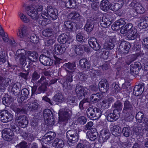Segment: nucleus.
Wrapping results in <instances>:
<instances>
[{
    "label": "nucleus",
    "mask_w": 148,
    "mask_h": 148,
    "mask_svg": "<svg viewBox=\"0 0 148 148\" xmlns=\"http://www.w3.org/2000/svg\"><path fill=\"white\" fill-rule=\"evenodd\" d=\"M43 6L40 4L34 3L27 6L25 10L27 14L33 20L37 19L39 16L38 12L42 11Z\"/></svg>",
    "instance_id": "1"
},
{
    "label": "nucleus",
    "mask_w": 148,
    "mask_h": 148,
    "mask_svg": "<svg viewBox=\"0 0 148 148\" xmlns=\"http://www.w3.org/2000/svg\"><path fill=\"white\" fill-rule=\"evenodd\" d=\"M123 105L122 113L125 114L127 121H131L133 118L132 114L133 111L134 105L130 101L127 100L124 102Z\"/></svg>",
    "instance_id": "2"
},
{
    "label": "nucleus",
    "mask_w": 148,
    "mask_h": 148,
    "mask_svg": "<svg viewBox=\"0 0 148 148\" xmlns=\"http://www.w3.org/2000/svg\"><path fill=\"white\" fill-rule=\"evenodd\" d=\"M102 112L100 109L97 108L92 107L89 108L86 111L87 117L90 119L95 120L99 118L101 116Z\"/></svg>",
    "instance_id": "3"
},
{
    "label": "nucleus",
    "mask_w": 148,
    "mask_h": 148,
    "mask_svg": "<svg viewBox=\"0 0 148 148\" xmlns=\"http://www.w3.org/2000/svg\"><path fill=\"white\" fill-rule=\"evenodd\" d=\"M27 53L23 49L18 50L16 53L15 59L16 61H18L22 65H25L27 59Z\"/></svg>",
    "instance_id": "4"
},
{
    "label": "nucleus",
    "mask_w": 148,
    "mask_h": 148,
    "mask_svg": "<svg viewBox=\"0 0 148 148\" xmlns=\"http://www.w3.org/2000/svg\"><path fill=\"white\" fill-rule=\"evenodd\" d=\"M8 73H2L0 75V86L3 87H7L11 83V79L8 77Z\"/></svg>",
    "instance_id": "5"
},
{
    "label": "nucleus",
    "mask_w": 148,
    "mask_h": 148,
    "mask_svg": "<svg viewBox=\"0 0 148 148\" xmlns=\"http://www.w3.org/2000/svg\"><path fill=\"white\" fill-rule=\"evenodd\" d=\"M130 47L131 45L129 42L123 40L121 42L119 45L118 51L122 54H126L129 52Z\"/></svg>",
    "instance_id": "6"
},
{
    "label": "nucleus",
    "mask_w": 148,
    "mask_h": 148,
    "mask_svg": "<svg viewBox=\"0 0 148 148\" xmlns=\"http://www.w3.org/2000/svg\"><path fill=\"white\" fill-rule=\"evenodd\" d=\"M43 116L45 121L49 124L53 125L54 124V119L53 117V114L51 111L49 109L45 110L43 111Z\"/></svg>",
    "instance_id": "7"
},
{
    "label": "nucleus",
    "mask_w": 148,
    "mask_h": 148,
    "mask_svg": "<svg viewBox=\"0 0 148 148\" xmlns=\"http://www.w3.org/2000/svg\"><path fill=\"white\" fill-rule=\"evenodd\" d=\"M12 119V115L7 110H3L0 112V120L3 123H7Z\"/></svg>",
    "instance_id": "8"
},
{
    "label": "nucleus",
    "mask_w": 148,
    "mask_h": 148,
    "mask_svg": "<svg viewBox=\"0 0 148 148\" xmlns=\"http://www.w3.org/2000/svg\"><path fill=\"white\" fill-rule=\"evenodd\" d=\"M72 114V111L69 109L63 111L61 115L59 116L60 121L67 123L68 120L69 121L70 119H71Z\"/></svg>",
    "instance_id": "9"
},
{
    "label": "nucleus",
    "mask_w": 148,
    "mask_h": 148,
    "mask_svg": "<svg viewBox=\"0 0 148 148\" xmlns=\"http://www.w3.org/2000/svg\"><path fill=\"white\" fill-rule=\"evenodd\" d=\"M2 137L4 140L10 141L13 138L14 133L11 129L5 128L2 130Z\"/></svg>",
    "instance_id": "10"
},
{
    "label": "nucleus",
    "mask_w": 148,
    "mask_h": 148,
    "mask_svg": "<svg viewBox=\"0 0 148 148\" xmlns=\"http://www.w3.org/2000/svg\"><path fill=\"white\" fill-rule=\"evenodd\" d=\"M56 134L53 132H49L45 134L42 138V140L46 144H50L51 143V141L55 138Z\"/></svg>",
    "instance_id": "11"
},
{
    "label": "nucleus",
    "mask_w": 148,
    "mask_h": 148,
    "mask_svg": "<svg viewBox=\"0 0 148 148\" xmlns=\"http://www.w3.org/2000/svg\"><path fill=\"white\" fill-rule=\"evenodd\" d=\"M130 67L131 73L134 75L138 74L139 70L142 68V66L140 62H135L134 64H131Z\"/></svg>",
    "instance_id": "12"
},
{
    "label": "nucleus",
    "mask_w": 148,
    "mask_h": 148,
    "mask_svg": "<svg viewBox=\"0 0 148 148\" xmlns=\"http://www.w3.org/2000/svg\"><path fill=\"white\" fill-rule=\"evenodd\" d=\"M75 92L76 95L78 97H84L88 92L87 90L86 87L77 84L76 86Z\"/></svg>",
    "instance_id": "13"
},
{
    "label": "nucleus",
    "mask_w": 148,
    "mask_h": 148,
    "mask_svg": "<svg viewBox=\"0 0 148 148\" xmlns=\"http://www.w3.org/2000/svg\"><path fill=\"white\" fill-rule=\"evenodd\" d=\"M39 60L40 63L45 66H51L53 64V60L43 54L40 56Z\"/></svg>",
    "instance_id": "14"
},
{
    "label": "nucleus",
    "mask_w": 148,
    "mask_h": 148,
    "mask_svg": "<svg viewBox=\"0 0 148 148\" xmlns=\"http://www.w3.org/2000/svg\"><path fill=\"white\" fill-rule=\"evenodd\" d=\"M15 120L18 123L19 125L22 127H26L28 123L27 117L24 115H21L16 117Z\"/></svg>",
    "instance_id": "15"
},
{
    "label": "nucleus",
    "mask_w": 148,
    "mask_h": 148,
    "mask_svg": "<svg viewBox=\"0 0 148 148\" xmlns=\"http://www.w3.org/2000/svg\"><path fill=\"white\" fill-rule=\"evenodd\" d=\"M103 97V95L101 93L93 92L90 96V99L92 103H95L100 101Z\"/></svg>",
    "instance_id": "16"
},
{
    "label": "nucleus",
    "mask_w": 148,
    "mask_h": 148,
    "mask_svg": "<svg viewBox=\"0 0 148 148\" xmlns=\"http://www.w3.org/2000/svg\"><path fill=\"white\" fill-rule=\"evenodd\" d=\"M47 14L53 20L56 19L58 17V11L51 6H48L47 9Z\"/></svg>",
    "instance_id": "17"
},
{
    "label": "nucleus",
    "mask_w": 148,
    "mask_h": 148,
    "mask_svg": "<svg viewBox=\"0 0 148 148\" xmlns=\"http://www.w3.org/2000/svg\"><path fill=\"white\" fill-rule=\"evenodd\" d=\"M110 135L109 131L108 130H103L100 134L99 141L101 143H103L106 141L110 137Z\"/></svg>",
    "instance_id": "18"
},
{
    "label": "nucleus",
    "mask_w": 148,
    "mask_h": 148,
    "mask_svg": "<svg viewBox=\"0 0 148 148\" xmlns=\"http://www.w3.org/2000/svg\"><path fill=\"white\" fill-rule=\"evenodd\" d=\"M125 20L123 19H120L116 21L112 25V29L115 31H117L120 29L123 28V27L125 24Z\"/></svg>",
    "instance_id": "19"
},
{
    "label": "nucleus",
    "mask_w": 148,
    "mask_h": 148,
    "mask_svg": "<svg viewBox=\"0 0 148 148\" xmlns=\"http://www.w3.org/2000/svg\"><path fill=\"white\" fill-rule=\"evenodd\" d=\"M144 86L143 83H140L139 84L136 85L133 90L134 95L136 96L141 95L144 90Z\"/></svg>",
    "instance_id": "20"
},
{
    "label": "nucleus",
    "mask_w": 148,
    "mask_h": 148,
    "mask_svg": "<svg viewBox=\"0 0 148 148\" xmlns=\"http://www.w3.org/2000/svg\"><path fill=\"white\" fill-rule=\"evenodd\" d=\"M95 25V22L92 18H88L84 26V29L87 32H90L93 30Z\"/></svg>",
    "instance_id": "21"
},
{
    "label": "nucleus",
    "mask_w": 148,
    "mask_h": 148,
    "mask_svg": "<svg viewBox=\"0 0 148 148\" xmlns=\"http://www.w3.org/2000/svg\"><path fill=\"white\" fill-rule=\"evenodd\" d=\"M120 116V112L116 110H114L113 112L108 114L107 119L108 121L112 122L117 120Z\"/></svg>",
    "instance_id": "22"
},
{
    "label": "nucleus",
    "mask_w": 148,
    "mask_h": 148,
    "mask_svg": "<svg viewBox=\"0 0 148 148\" xmlns=\"http://www.w3.org/2000/svg\"><path fill=\"white\" fill-rule=\"evenodd\" d=\"M88 43L90 46L95 50H99L101 46L97 42L96 39L94 37L90 38L88 40Z\"/></svg>",
    "instance_id": "23"
},
{
    "label": "nucleus",
    "mask_w": 148,
    "mask_h": 148,
    "mask_svg": "<svg viewBox=\"0 0 148 148\" xmlns=\"http://www.w3.org/2000/svg\"><path fill=\"white\" fill-rule=\"evenodd\" d=\"M79 135L78 133L73 134L70 137L67 138V146H73L76 144V143L79 139Z\"/></svg>",
    "instance_id": "24"
},
{
    "label": "nucleus",
    "mask_w": 148,
    "mask_h": 148,
    "mask_svg": "<svg viewBox=\"0 0 148 148\" xmlns=\"http://www.w3.org/2000/svg\"><path fill=\"white\" fill-rule=\"evenodd\" d=\"M69 36L65 33H63L60 34L58 37V40L59 42L62 44H66L65 45L66 47H69V42L68 41Z\"/></svg>",
    "instance_id": "25"
},
{
    "label": "nucleus",
    "mask_w": 148,
    "mask_h": 148,
    "mask_svg": "<svg viewBox=\"0 0 148 148\" xmlns=\"http://www.w3.org/2000/svg\"><path fill=\"white\" fill-rule=\"evenodd\" d=\"M136 29L134 27H133V25L132 23H129L126 24L125 26L121 29L120 32L122 34H126L131 32V31H134Z\"/></svg>",
    "instance_id": "26"
},
{
    "label": "nucleus",
    "mask_w": 148,
    "mask_h": 148,
    "mask_svg": "<svg viewBox=\"0 0 148 148\" xmlns=\"http://www.w3.org/2000/svg\"><path fill=\"white\" fill-rule=\"evenodd\" d=\"M27 60L31 62H36L38 57V53L35 51H29L27 53Z\"/></svg>",
    "instance_id": "27"
},
{
    "label": "nucleus",
    "mask_w": 148,
    "mask_h": 148,
    "mask_svg": "<svg viewBox=\"0 0 148 148\" xmlns=\"http://www.w3.org/2000/svg\"><path fill=\"white\" fill-rule=\"evenodd\" d=\"M99 88L101 92H106L109 88L108 82L106 80L101 81L99 84Z\"/></svg>",
    "instance_id": "28"
},
{
    "label": "nucleus",
    "mask_w": 148,
    "mask_h": 148,
    "mask_svg": "<svg viewBox=\"0 0 148 148\" xmlns=\"http://www.w3.org/2000/svg\"><path fill=\"white\" fill-rule=\"evenodd\" d=\"M86 136L90 140L94 141L97 138L98 134L95 129H92L86 134Z\"/></svg>",
    "instance_id": "29"
},
{
    "label": "nucleus",
    "mask_w": 148,
    "mask_h": 148,
    "mask_svg": "<svg viewBox=\"0 0 148 148\" xmlns=\"http://www.w3.org/2000/svg\"><path fill=\"white\" fill-rule=\"evenodd\" d=\"M100 22L101 26L104 27H107L112 23L108 15L104 16L100 21Z\"/></svg>",
    "instance_id": "30"
},
{
    "label": "nucleus",
    "mask_w": 148,
    "mask_h": 148,
    "mask_svg": "<svg viewBox=\"0 0 148 148\" xmlns=\"http://www.w3.org/2000/svg\"><path fill=\"white\" fill-rule=\"evenodd\" d=\"M64 46L57 44H55L54 46V50L56 54L61 55L64 53L66 51V48Z\"/></svg>",
    "instance_id": "31"
},
{
    "label": "nucleus",
    "mask_w": 148,
    "mask_h": 148,
    "mask_svg": "<svg viewBox=\"0 0 148 148\" xmlns=\"http://www.w3.org/2000/svg\"><path fill=\"white\" fill-rule=\"evenodd\" d=\"M79 64L82 68L88 69L90 68L91 64L90 61L86 58H82L79 61Z\"/></svg>",
    "instance_id": "32"
},
{
    "label": "nucleus",
    "mask_w": 148,
    "mask_h": 148,
    "mask_svg": "<svg viewBox=\"0 0 148 148\" xmlns=\"http://www.w3.org/2000/svg\"><path fill=\"white\" fill-rule=\"evenodd\" d=\"M100 6L102 10L106 12L111 8V5L108 0H102L100 3Z\"/></svg>",
    "instance_id": "33"
},
{
    "label": "nucleus",
    "mask_w": 148,
    "mask_h": 148,
    "mask_svg": "<svg viewBox=\"0 0 148 148\" xmlns=\"http://www.w3.org/2000/svg\"><path fill=\"white\" fill-rule=\"evenodd\" d=\"M21 85L20 83L14 84L12 88V92L15 96H18L20 93Z\"/></svg>",
    "instance_id": "34"
},
{
    "label": "nucleus",
    "mask_w": 148,
    "mask_h": 148,
    "mask_svg": "<svg viewBox=\"0 0 148 148\" xmlns=\"http://www.w3.org/2000/svg\"><path fill=\"white\" fill-rule=\"evenodd\" d=\"M115 39L112 38H110L104 44L103 48L106 50H109L112 49L114 47V41Z\"/></svg>",
    "instance_id": "35"
},
{
    "label": "nucleus",
    "mask_w": 148,
    "mask_h": 148,
    "mask_svg": "<svg viewBox=\"0 0 148 148\" xmlns=\"http://www.w3.org/2000/svg\"><path fill=\"white\" fill-rule=\"evenodd\" d=\"M111 131L113 135L115 136H119L121 134V128L118 125L111 124Z\"/></svg>",
    "instance_id": "36"
},
{
    "label": "nucleus",
    "mask_w": 148,
    "mask_h": 148,
    "mask_svg": "<svg viewBox=\"0 0 148 148\" xmlns=\"http://www.w3.org/2000/svg\"><path fill=\"white\" fill-rule=\"evenodd\" d=\"M34 20V21L33 22L34 24H36V23L37 22L39 24H40L43 26H45L47 24L49 23L50 22V20L48 19H42L40 17H39V16L37 19Z\"/></svg>",
    "instance_id": "37"
},
{
    "label": "nucleus",
    "mask_w": 148,
    "mask_h": 148,
    "mask_svg": "<svg viewBox=\"0 0 148 148\" xmlns=\"http://www.w3.org/2000/svg\"><path fill=\"white\" fill-rule=\"evenodd\" d=\"M62 73H66L67 75L65 78L66 80L68 83H70L72 82L73 81V71H68L65 70L62 71Z\"/></svg>",
    "instance_id": "38"
},
{
    "label": "nucleus",
    "mask_w": 148,
    "mask_h": 148,
    "mask_svg": "<svg viewBox=\"0 0 148 148\" xmlns=\"http://www.w3.org/2000/svg\"><path fill=\"white\" fill-rule=\"evenodd\" d=\"M53 146L57 148H62L64 146V143L63 140L58 138H56L54 141Z\"/></svg>",
    "instance_id": "39"
},
{
    "label": "nucleus",
    "mask_w": 148,
    "mask_h": 148,
    "mask_svg": "<svg viewBox=\"0 0 148 148\" xmlns=\"http://www.w3.org/2000/svg\"><path fill=\"white\" fill-rule=\"evenodd\" d=\"M114 99L113 97H109L107 99L104 100L102 101V102L103 104V106L105 108L108 109L110 106L111 103L114 102Z\"/></svg>",
    "instance_id": "40"
},
{
    "label": "nucleus",
    "mask_w": 148,
    "mask_h": 148,
    "mask_svg": "<svg viewBox=\"0 0 148 148\" xmlns=\"http://www.w3.org/2000/svg\"><path fill=\"white\" fill-rule=\"evenodd\" d=\"M21 135L24 139L28 140L29 142L32 141L34 139L33 135L27 132L23 131V132L21 133Z\"/></svg>",
    "instance_id": "41"
},
{
    "label": "nucleus",
    "mask_w": 148,
    "mask_h": 148,
    "mask_svg": "<svg viewBox=\"0 0 148 148\" xmlns=\"http://www.w3.org/2000/svg\"><path fill=\"white\" fill-rule=\"evenodd\" d=\"M93 74L94 73L92 72H88L87 71H86L85 73H81L80 75L79 78L81 80L85 81L89 77V75H90L92 77V75H93Z\"/></svg>",
    "instance_id": "42"
},
{
    "label": "nucleus",
    "mask_w": 148,
    "mask_h": 148,
    "mask_svg": "<svg viewBox=\"0 0 148 148\" xmlns=\"http://www.w3.org/2000/svg\"><path fill=\"white\" fill-rule=\"evenodd\" d=\"M2 99L3 104L5 106L9 105L12 100V97L8 94L5 95L4 97H3Z\"/></svg>",
    "instance_id": "43"
},
{
    "label": "nucleus",
    "mask_w": 148,
    "mask_h": 148,
    "mask_svg": "<svg viewBox=\"0 0 148 148\" xmlns=\"http://www.w3.org/2000/svg\"><path fill=\"white\" fill-rule=\"evenodd\" d=\"M138 26L142 29H145L148 26V17L146 16L142 18Z\"/></svg>",
    "instance_id": "44"
},
{
    "label": "nucleus",
    "mask_w": 148,
    "mask_h": 148,
    "mask_svg": "<svg viewBox=\"0 0 148 148\" xmlns=\"http://www.w3.org/2000/svg\"><path fill=\"white\" fill-rule=\"evenodd\" d=\"M127 34V38L129 40H134L136 39L138 36L137 30L133 31H131Z\"/></svg>",
    "instance_id": "45"
},
{
    "label": "nucleus",
    "mask_w": 148,
    "mask_h": 148,
    "mask_svg": "<svg viewBox=\"0 0 148 148\" xmlns=\"http://www.w3.org/2000/svg\"><path fill=\"white\" fill-rule=\"evenodd\" d=\"M17 35L21 38H23L25 37L27 35L26 27L23 26L21 29H18Z\"/></svg>",
    "instance_id": "46"
},
{
    "label": "nucleus",
    "mask_w": 148,
    "mask_h": 148,
    "mask_svg": "<svg viewBox=\"0 0 148 148\" xmlns=\"http://www.w3.org/2000/svg\"><path fill=\"white\" fill-rule=\"evenodd\" d=\"M76 0H68L65 3V6L68 8H74L77 6Z\"/></svg>",
    "instance_id": "47"
},
{
    "label": "nucleus",
    "mask_w": 148,
    "mask_h": 148,
    "mask_svg": "<svg viewBox=\"0 0 148 148\" xmlns=\"http://www.w3.org/2000/svg\"><path fill=\"white\" fill-rule=\"evenodd\" d=\"M136 118L138 122L140 123H144L145 118L144 114L141 112H138L136 114Z\"/></svg>",
    "instance_id": "48"
},
{
    "label": "nucleus",
    "mask_w": 148,
    "mask_h": 148,
    "mask_svg": "<svg viewBox=\"0 0 148 148\" xmlns=\"http://www.w3.org/2000/svg\"><path fill=\"white\" fill-rule=\"evenodd\" d=\"M56 39V37L54 36L47 38L45 42V45L48 47L51 46L55 43Z\"/></svg>",
    "instance_id": "49"
},
{
    "label": "nucleus",
    "mask_w": 148,
    "mask_h": 148,
    "mask_svg": "<svg viewBox=\"0 0 148 148\" xmlns=\"http://www.w3.org/2000/svg\"><path fill=\"white\" fill-rule=\"evenodd\" d=\"M123 135L126 137H128L132 134V131L129 127H124L122 130Z\"/></svg>",
    "instance_id": "50"
},
{
    "label": "nucleus",
    "mask_w": 148,
    "mask_h": 148,
    "mask_svg": "<svg viewBox=\"0 0 148 148\" xmlns=\"http://www.w3.org/2000/svg\"><path fill=\"white\" fill-rule=\"evenodd\" d=\"M85 140H80L76 145V148H91L90 146L86 144Z\"/></svg>",
    "instance_id": "51"
},
{
    "label": "nucleus",
    "mask_w": 148,
    "mask_h": 148,
    "mask_svg": "<svg viewBox=\"0 0 148 148\" xmlns=\"http://www.w3.org/2000/svg\"><path fill=\"white\" fill-rule=\"evenodd\" d=\"M69 18L72 20H77L80 18V15L78 13L75 11L71 12L69 14L68 16Z\"/></svg>",
    "instance_id": "52"
},
{
    "label": "nucleus",
    "mask_w": 148,
    "mask_h": 148,
    "mask_svg": "<svg viewBox=\"0 0 148 148\" xmlns=\"http://www.w3.org/2000/svg\"><path fill=\"white\" fill-rule=\"evenodd\" d=\"M64 25L67 28L71 30L74 27H76V24L75 22L69 21L64 23Z\"/></svg>",
    "instance_id": "53"
},
{
    "label": "nucleus",
    "mask_w": 148,
    "mask_h": 148,
    "mask_svg": "<svg viewBox=\"0 0 148 148\" xmlns=\"http://www.w3.org/2000/svg\"><path fill=\"white\" fill-rule=\"evenodd\" d=\"M84 45H80L76 46L75 49V53L78 55H80L84 53Z\"/></svg>",
    "instance_id": "54"
},
{
    "label": "nucleus",
    "mask_w": 148,
    "mask_h": 148,
    "mask_svg": "<svg viewBox=\"0 0 148 148\" xmlns=\"http://www.w3.org/2000/svg\"><path fill=\"white\" fill-rule=\"evenodd\" d=\"M11 128L12 129V131L16 132L17 134H20L21 135V133L23 132V131L21 130L17 125L14 123H11L10 124Z\"/></svg>",
    "instance_id": "55"
},
{
    "label": "nucleus",
    "mask_w": 148,
    "mask_h": 148,
    "mask_svg": "<svg viewBox=\"0 0 148 148\" xmlns=\"http://www.w3.org/2000/svg\"><path fill=\"white\" fill-rule=\"evenodd\" d=\"M48 83L47 82H45L42 84L38 88V91L40 93H44L47 90V86Z\"/></svg>",
    "instance_id": "56"
},
{
    "label": "nucleus",
    "mask_w": 148,
    "mask_h": 148,
    "mask_svg": "<svg viewBox=\"0 0 148 148\" xmlns=\"http://www.w3.org/2000/svg\"><path fill=\"white\" fill-rule=\"evenodd\" d=\"M40 76V73L36 71H34L32 75L31 82L34 83L39 78Z\"/></svg>",
    "instance_id": "57"
},
{
    "label": "nucleus",
    "mask_w": 148,
    "mask_h": 148,
    "mask_svg": "<svg viewBox=\"0 0 148 148\" xmlns=\"http://www.w3.org/2000/svg\"><path fill=\"white\" fill-rule=\"evenodd\" d=\"M77 100L74 97H71L67 101V103L74 107V106L77 105Z\"/></svg>",
    "instance_id": "58"
},
{
    "label": "nucleus",
    "mask_w": 148,
    "mask_h": 148,
    "mask_svg": "<svg viewBox=\"0 0 148 148\" xmlns=\"http://www.w3.org/2000/svg\"><path fill=\"white\" fill-rule=\"evenodd\" d=\"M53 100L56 102H61L64 100L63 97L61 93H57L54 96Z\"/></svg>",
    "instance_id": "59"
},
{
    "label": "nucleus",
    "mask_w": 148,
    "mask_h": 148,
    "mask_svg": "<svg viewBox=\"0 0 148 148\" xmlns=\"http://www.w3.org/2000/svg\"><path fill=\"white\" fill-rule=\"evenodd\" d=\"M112 106L115 109L114 110H116L119 112L121 110L122 108V103L120 101H117L114 103Z\"/></svg>",
    "instance_id": "60"
},
{
    "label": "nucleus",
    "mask_w": 148,
    "mask_h": 148,
    "mask_svg": "<svg viewBox=\"0 0 148 148\" xmlns=\"http://www.w3.org/2000/svg\"><path fill=\"white\" fill-rule=\"evenodd\" d=\"M39 108V105L36 102L34 101L32 102L30 104L29 108L32 111H36Z\"/></svg>",
    "instance_id": "61"
},
{
    "label": "nucleus",
    "mask_w": 148,
    "mask_h": 148,
    "mask_svg": "<svg viewBox=\"0 0 148 148\" xmlns=\"http://www.w3.org/2000/svg\"><path fill=\"white\" fill-rule=\"evenodd\" d=\"M138 56L137 54H134L130 56L129 57V60L128 61L126 62L127 64L129 65L132 62L135 60Z\"/></svg>",
    "instance_id": "62"
},
{
    "label": "nucleus",
    "mask_w": 148,
    "mask_h": 148,
    "mask_svg": "<svg viewBox=\"0 0 148 148\" xmlns=\"http://www.w3.org/2000/svg\"><path fill=\"white\" fill-rule=\"evenodd\" d=\"M123 5V3H121L120 4L119 3H116L114 4L111 7V9L114 11H116L120 9Z\"/></svg>",
    "instance_id": "63"
},
{
    "label": "nucleus",
    "mask_w": 148,
    "mask_h": 148,
    "mask_svg": "<svg viewBox=\"0 0 148 148\" xmlns=\"http://www.w3.org/2000/svg\"><path fill=\"white\" fill-rule=\"evenodd\" d=\"M6 54H5V51L2 49L0 50V62L1 64L5 63L6 61L5 57Z\"/></svg>",
    "instance_id": "64"
}]
</instances>
